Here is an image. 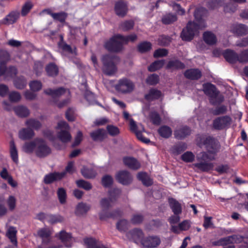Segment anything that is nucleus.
<instances>
[{
	"mask_svg": "<svg viewBox=\"0 0 248 248\" xmlns=\"http://www.w3.org/2000/svg\"><path fill=\"white\" fill-rule=\"evenodd\" d=\"M108 198H102L100 201L101 211L99 214V218L105 220L109 218H116L122 215L123 212L119 209L110 211L109 209L112 207L121 193L119 189L116 188L109 191Z\"/></svg>",
	"mask_w": 248,
	"mask_h": 248,
	"instance_id": "f257e3e1",
	"label": "nucleus"
},
{
	"mask_svg": "<svg viewBox=\"0 0 248 248\" xmlns=\"http://www.w3.org/2000/svg\"><path fill=\"white\" fill-rule=\"evenodd\" d=\"M199 11L194 13L195 21H189L186 26L184 28L181 34L183 40L191 41L197 33L199 30L204 29L206 27V23L201 16H199Z\"/></svg>",
	"mask_w": 248,
	"mask_h": 248,
	"instance_id": "f03ea898",
	"label": "nucleus"
},
{
	"mask_svg": "<svg viewBox=\"0 0 248 248\" xmlns=\"http://www.w3.org/2000/svg\"><path fill=\"white\" fill-rule=\"evenodd\" d=\"M196 157L199 162L194 164L193 166L199 170L207 172L213 168V164L207 161L214 160L215 158L214 155H208L206 152H202L198 154Z\"/></svg>",
	"mask_w": 248,
	"mask_h": 248,
	"instance_id": "7ed1b4c3",
	"label": "nucleus"
},
{
	"mask_svg": "<svg viewBox=\"0 0 248 248\" xmlns=\"http://www.w3.org/2000/svg\"><path fill=\"white\" fill-rule=\"evenodd\" d=\"M101 61L103 63L102 71L104 74L111 76L116 72V63L118 61L117 56L113 55H105L102 57Z\"/></svg>",
	"mask_w": 248,
	"mask_h": 248,
	"instance_id": "20e7f679",
	"label": "nucleus"
},
{
	"mask_svg": "<svg viewBox=\"0 0 248 248\" xmlns=\"http://www.w3.org/2000/svg\"><path fill=\"white\" fill-rule=\"evenodd\" d=\"M58 128L60 131L57 133L58 139L63 143L70 141L72 136L70 133V126L65 121H60L58 124Z\"/></svg>",
	"mask_w": 248,
	"mask_h": 248,
	"instance_id": "39448f33",
	"label": "nucleus"
},
{
	"mask_svg": "<svg viewBox=\"0 0 248 248\" xmlns=\"http://www.w3.org/2000/svg\"><path fill=\"white\" fill-rule=\"evenodd\" d=\"M118 36H121V35H114L109 40L105 43V47L108 51L119 52L122 50L124 43L122 40V39H120L118 37Z\"/></svg>",
	"mask_w": 248,
	"mask_h": 248,
	"instance_id": "423d86ee",
	"label": "nucleus"
},
{
	"mask_svg": "<svg viewBox=\"0 0 248 248\" xmlns=\"http://www.w3.org/2000/svg\"><path fill=\"white\" fill-rule=\"evenodd\" d=\"M203 144L207 151L208 155H215L219 151L220 145L214 138L207 137L203 141Z\"/></svg>",
	"mask_w": 248,
	"mask_h": 248,
	"instance_id": "0eeeda50",
	"label": "nucleus"
},
{
	"mask_svg": "<svg viewBox=\"0 0 248 248\" xmlns=\"http://www.w3.org/2000/svg\"><path fill=\"white\" fill-rule=\"evenodd\" d=\"M36 147L35 154L36 156L40 158H43L51 153V149L46 144V141L42 139H35Z\"/></svg>",
	"mask_w": 248,
	"mask_h": 248,
	"instance_id": "6e6552de",
	"label": "nucleus"
},
{
	"mask_svg": "<svg viewBox=\"0 0 248 248\" xmlns=\"http://www.w3.org/2000/svg\"><path fill=\"white\" fill-rule=\"evenodd\" d=\"M130 126L131 130L135 133L140 140L145 143H148L150 141L149 139L144 137L142 135V132L144 131V128L142 124L137 125L133 119H131L130 120Z\"/></svg>",
	"mask_w": 248,
	"mask_h": 248,
	"instance_id": "1a4fd4ad",
	"label": "nucleus"
},
{
	"mask_svg": "<svg viewBox=\"0 0 248 248\" xmlns=\"http://www.w3.org/2000/svg\"><path fill=\"white\" fill-rule=\"evenodd\" d=\"M134 87V83L127 78L120 79L116 85V89L123 93H131L133 91Z\"/></svg>",
	"mask_w": 248,
	"mask_h": 248,
	"instance_id": "9d476101",
	"label": "nucleus"
},
{
	"mask_svg": "<svg viewBox=\"0 0 248 248\" xmlns=\"http://www.w3.org/2000/svg\"><path fill=\"white\" fill-rule=\"evenodd\" d=\"M161 243L159 236L156 235H150L147 236L141 241V245L146 248H155L158 247Z\"/></svg>",
	"mask_w": 248,
	"mask_h": 248,
	"instance_id": "9b49d317",
	"label": "nucleus"
},
{
	"mask_svg": "<svg viewBox=\"0 0 248 248\" xmlns=\"http://www.w3.org/2000/svg\"><path fill=\"white\" fill-rule=\"evenodd\" d=\"M232 119L229 116L219 117L213 121V127L217 130H221L229 126L231 123Z\"/></svg>",
	"mask_w": 248,
	"mask_h": 248,
	"instance_id": "f8f14e48",
	"label": "nucleus"
},
{
	"mask_svg": "<svg viewBox=\"0 0 248 248\" xmlns=\"http://www.w3.org/2000/svg\"><path fill=\"white\" fill-rule=\"evenodd\" d=\"M126 236L130 240L136 243L141 244V241L144 239V233L141 229L135 228L127 232Z\"/></svg>",
	"mask_w": 248,
	"mask_h": 248,
	"instance_id": "ddd939ff",
	"label": "nucleus"
},
{
	"mask_svg": "<svg viewBox=\"0 0 248 248\" xmlns=\"http://www.w3.org/2000/svg\"><path fill=\"white\" fill-rule=\"evenodd\" d=\"M116 180L123 185H130L133 181V177L126 170H121L118 172L116 175Z\"/></svg>",
	"mask_w": 248,
	"mask_h": 248,
	"instance_id": "4468645a",
	"label": "nucleus"
},
{
	"mask_svg": "<svg viewBox=\"0 0 248 248\" xmlns=\"http://www.w3.org/2000/svg\"><path fill=\"white\" fill-rule=\"evenodd\" d=\"M191 130L186 125L177 126L174 131V137L178 140H182L190 135Z\"/></svg>",
	"mask_w": 248,
	"mask_h": 248,
	"instance_id": "2eb2a0df",
	"label": "nucleus"
},
{
	"mask_svg": "<svg viewBox=\"0 0 248 248\" xmlns=\"http://www.w3.org/2000/svg\"><path fill=\"white\" fill-rule=\"evenodd\" d=\"M66 172L63 171L62 172H54L53 173H50L45 175L44 179V182L46 184H50L53 182L59 181L63 178Z\"/></svg>",
	"mask_w": 248,
	"mask_h": 248,
	"instance_id": "dca6fc26",
	"label": "nucleus"
},
{
	"mask_svg": "<svg viewBox=\"0 0 248 248\" xmlns=\"http://www.w3.org/2000/svg\"><path fill=\"white\" fill-rule=\"evenodd\" d=\"M90 135L94 141H102L107 137V133L106 130L102 128H99L91 132Z\"/></svg>",
	"mask_w": 248,
	"mask_h": 248,
	"instance_id": "f3484780",
	"label": "nucleus"
},
{
	"mask_svg": "<svg viewBox=\"0 0 248 248\" xmlns=\"http://www.w3.org/2000/svg\"><path fill=\"white\" fill-rule=\"evenodd\" d=\"M114 10L117 16L120 17H124L126 15L127 12V5L124 1L118 2L115 5Z\"/></svg>",
	"mask_w": 248,
	"mask_h": 248,
	"instance_id": "a211bd4d",
	"label": "nucleus"
},
{
	"mask_svg": "<svg viewBox=\"0 0 248 248\" xmlns=\"http://www.w3.org/2000/svg\"><path fill=\"white\" fill-rule=\"evenodd\" d=\"M67 92L69 93V91L62 87L58 88L55 90L47 89L44 91V93L46 94L51 95L54 99H56L60 97Z\"/></svg>",
	"mask_w": 248,
	"mask_h": 248,
	"instance_id": "6ab92c4d",
	"label": "nucleus"
},
{
	"mask_svg": "<svg viewBox=\"0 0 248 248\" xmlns=\"http://www.w3.org/2000/svg\"><path fill=\"white\" fill-rule=\"evenodd\" d=\"M17 73L16 69L14 66L6 68L5 65H0V77L4 75L5 78L12 77Z\"/></svg>",
	"mask_w": 248,
	"mask_h": 248,
	"instance_id": "aec40b11",
	"label": "nucleus"
},
{
	"mask_svg": "<svg viewBox=\"0 0 248 248\" xmlns=\"http://www.w3.org/2000/svg\"><path fill=\"white\" fill-rule=\"evenodd\" d=\"M59 48L63 52L73 55H77V49L74 46L72 47L70 45L67 44L63 41V37H61V41L58 44Z\"/></svg>",
	"mask_w": 248,
	"mask_h": 248,
	"instance_id": "412c9836",
	"label": "nucleus"
},
{
	"mask_svg": "<svg viewBox=\"0 0 248 248\" xmlns=\"http://www.w3.org/2000/svg\"><path fill=\"white\" fill-rule=\"evenodd\" d=\"M123 161L125 166L132 170H138L140 167V164L135 158L126 157L124 158Z\"/></svg>",
	"mask_w": 248,
	"mask_h": 248,
	"instance_id": "4be33fe9",
	"label": "nucleus"
},
{
	"mask_svg": "<svg viewBox=\"0 0 248 248\" xmlns=\"http://www.w3.org/2000/svg\"><path fill=\"white\" fill-rule=\"evenodd\" d=\"M58 237L66 247H71L73 238L70 233H67L64 231H62L59 233Z\"/></svg>",
	"mask_w": 248,
	"mask_h": 248,
	"instance_id": "5701e85b",
	"label": "nucleus"
},
{
	"mask_svg": "<svg viewBox=\"0 0 248 248\" xmlns=\"http://www.w3.org/2000/svg\"><path fill=\"white\" fill-rule=\"evenodd\" d=\"M231 31L238 35H243L248 33V28L242 24H234L232 26Z\"/></svg>",
	"mask_w": 248,
	"mask_h": 248,
	"instance_id": "b1692460",
	"label": "nucleus"
},
{
	"mask_svg": "<svg viewBox=\"0 0 248 248\" xmlns=\"http://www.w3.org/2000/svg\"><path fill=\"white\" fill-rule=\"evenodd\" d=\"M184 75L188 79L197 80L201 77L202 72L198 69H190L185 72Z\"/></svg>",
	"mask_w": 248,
	"mask_h": 248,
	"instance_id": "393cba45",
	"label": "nucleus"
},
{
	"mask_svg": "<svg viewBox=\"0 0 248 248\" xmlns=\"http://www.w3.org/2000/svg\"><path fill=\"white\" fill-rule=\"evenodd\" d=\"M19 17V13L17 11H14L7 15L4 18L1 23L5 25L12 24L16 22Z\"/></svg>",
	"mask_w": 248,
	"mask_h": 248,
	"instance_id": "a878e982",
	"label": "nucleus"
},
{
	"mask_svg": "<svg viewBox=\"0 0 248 248\" xmlns=\"http://www.w3.org/2000/svg\"><path fill=\"white\" fill-rule=\"evenodd\" d=\"M87 248H107L98 240L93 238H87L84 239Z\"/></svg>",
	"mask_w": 248,
	"mask_h": 248,
	"instance_id": "bb28decb",
	"label": "nucleus"
},
{
	"mask_svg": "<svg viewBox=\"0 0 248 248\" xmlns=\"http://www.w3.org/2000/svg\"><path fill=\"white\" fill-rule=\"evenodd\" d=\"M38 235L42 239L44 244H47L50 241L51 232L47 228H43L38 231Z\"/></svg>",
	"mask_w": 248,
	"mask_h": 248,
	"instance_id": "cd10ccee",
	"label": "nucleus"
},
{
	"mask_svg": "<svg viewBox=\"0 0 248 248\" xmlns=\"http://www.w3.org/2000/svg\"><path fill=\"white\" fill-rule=\"evenodd\" d=\"M203 39L207 45L211 46L215 45L217 41L215 34L209 31H207L203 33Z\"/></svg>",
	"mask_w": 248,
	"mask_h": 248,
	"instance_id": "c85d7f7f",
	"label": "nucleus"
},
{
	"mask_svg": "<svg viewBox=\"0 0 248 248\" xmlns=\"http://www.w3.org/2000/svg\"><path fill=\"white\" fill-rule=\"evenodd\" d=\"M226 60L230 63H235L238 61V55L234 51L227 49L223 53Z\"/></svg>",
	"mask_w": 248,
	"mask_h": 248,
	"instance_id": "c756f323",
	"label": "nucleus"
},
{
	"mask_svg": "<svg viewBox=\"0 0 248 248\" xmlns=\"http://www.w3.org/2000/svg\"><path fill=\"white\" fill-rule=\"evenodd\" d=\"M210 103L213 105H216L220 104L224 101V96L220 93L218 90L211 97H209Z\"/></svg>",
	"mask_w": 248,
	"mask_h": 248,
	"instance_id": "7c9ffc66",
	"label": "nucleus"
},
{
	"mask_svg": "<svg viewBox=\"0 0 248 248\" xmlns=\"http://www.w3.org/2000/svg\"><path fill=\"white\" fill-rule=\"evenodd\" d=\"M34 135L33 131L30 128H23L19 132L20 139L26 140L32 138Z\"/></svg>",
	"mask_w": 248,
	"mask_h": 248,
	"instance_id": "2f4dec72",
	"label": "nucleus"
},
{
	"mask_svg": "<svg viewBox=\"0 0 248 248\" xmlns=\"http://www.w3.org/2000/svg\"><path fill=\"white\" fill-rule=\"evenodd\" d=\"M16 233L17 230L16 228L13 226H10L8 228L6 236L10 240L12 243L16 246H17V239H16Z\"/></svg>",
	"mask_w": 248,
	"mask_h": 248,
	"instance_id": "473e14b6",
	"label": "nucleus"
},
{
	"mask_svg": "<svg viewBox=\"0 0 248 248\" xmlns=\"http://www.w3.org/2000/svg\"><path fill=\"white\" fill-rule=\"evenodd\" d=\"M46 71L48 76L54 77L58 75L59 68L56 64L51 62L46 66Z\"/></svg>",
	"mask_w": 248,
	"mask_h": 248,
	"instance_id": "72a5a7b5",
	"label": "nucleus"
},
{
	"mask_svg": "<svg viewBox=\"0 0 248 248\" xmlns=\"http://www.w3.org/2000/svg\"><path fill=\"white\" fill-rule=\"evenodd\" d=\"M161 92L155 89H151L149 93L145 95V98L148 101L158 99L161 96Z\"/></svg>",
	"mask_w": 248,
	"mask_h": 248,
	"instance_id": "f704fd0d",
	"label": "nucleus"
},
{
	"mask_svg": "<svg viewBox=\"0 0 248 248\" xmlns=\"http://www.w3.org/2000/svg\"><path fill=\"white\" fill-rule=\"evenodd\" d=\"M81 173L84 177L92 179L95 177L96 172L92 167H83L81 170Z\"/></svg>",
	"mask_w": 248,
	"mask_h": 248,
	"instance_id": "c9c22d12",
	"label": "nucleus"
},
{
	"mask_svg": "<svg viewBox=\"0 0 248 248\" xmlns=\"http://www.w3.org/2000/svg\"><path fill=\"white\" fill-rule=\"evenodd\" d=\"M169 202L170 208L174 215H179L182 212V208L180 203L173 198L169 199Z\"/></svg>",
	"mask_w": 248,
	"mask_h": 248,
	"instance_id": "e433bc0d",
	"label": "nucleus"
},
{
	"mask_svg": "<svg viewBox=\"0 0 248 248\" xmlns=\"http://www.w3.org/2000/svg\"><path fill=\"white\" fill-rule=\"evenodd\" d=\"M16 114L20 117H27L30 114V110L25 106H18L14 108Z\"/></svg>",
	"mask_w": 248,
	"mask_h": 248,
	"instance_id": "4c0bfd02",
	"label": "nucleus"
},
{
	"mask_svg": "<svg viewBox=\"0 0 248 248\" xmlns=\"http://www.w3.org/2000/svg\"><path fill=\"white\" fill-rule=\"evenodd\" d=\"M202 86L203 91L209 97H211L218 91L216 86L210 83H205L203 84Z\"/></svg>",
	"mask_w": 248,
	"mask_h": 248,
	"instance_id": "58836bf2",
	"label": "nucleus"
},
{
	"mask_svg": "<svg viewBox=\"0 0 248 248\" xmlns=\"http://www.w3.org/2000/svg\"><path fill=\"white\" fill-rule=\"evenodd\" d=\"M166 68L171 70L182 69L185 68V65L179 60H174L169 62Z\"/></svg>",
	"mask_w": 248,
	"mask_h": 248,
	"instance_id": "ea45409f",
	"label": "nucleus"
},
{
	"mask_svg": "<svg viewBox=\"0 0 248 248\" xmlns=\"http://www.w3.org/2000/svg\"><path fill=\"white\" fill-rule=\"evenodd\" d=\"M45 11L47 12V14L50 15L55 20H57L62 23L65 21L67 16V14L65 12L53 13H51V11L48 10H46Z\"/></svg>",
	"mask_w": 248,
	"mask_h": 248,
	"instance_id": "a19ab883",
	"label": "nucleus"
},
{
	"mask_svg": "<svg viewBox=\"0 0 248 248\" xmlns=\"http://www.w3.org/2000/svg\"><path fill=\"white\" fill-rule=\"evenodd\" d=\"M90 209V206L87 203L80 202L77 206L76 214L78 216L86 214Z\"/></svg>",
	"mask_w": 248,
	"mask_h": 248,
	"instance_id": "79ce46f5",
	"label": "nucleus"
},
{
	"mask_svg": "<svg viewBox=\"0 0 248 248\" xmlns=\"http://www.w3.org/2000/svg\"><path fill=\"white\" fill-rule=\"evenodd\" d=\"M138 178L146 186L152 185L153 181L146 173L140 172L138 174Z\"/></svg>",
	"mask_w": 248,
	"mask_h": 248,
	"instance_id": "37998d69",
	"label": "nucleus"
},
{
	"mask_svg": "<svg viewBox=\"0 0 248 248\" xmlns=\"http://www.w3.org/2000/svg\"><path fill=\"white\" fill-rule=\"evenodd\" d=\"M159 134L163 138H169L172 135V130L168 126L163 125L158 129Z\"/></svg>",
	"mask_w": 248,
	"mask_h": 248,
	"instance_id": "c03bdc74",
	"label": "nucleus"
},
{
	"mask_svg": "<svg viewBox=\"0 0 248 248\" xmlns=\"http://www.w3.org/2000/svg\"><path fill=\"white\" fill-rule=\"evenodd\" d=\"M13 83L15 87L19 90L23 89L27 83L26 78L22 76L15 78Z\"/></svg>",
	"mask_w": 248,
	"mask_h": 248,
	"instance_id": "a18cd8bd",
	"label": "nucleus"
},
{
	"mask_svg": "<svg viewBox=\"0 0 248 248\" xmlns=\"http://www.w3.org/2000/svg\"><path fill=\"white\" fill-rule=\"evenodd\" d=\"M177 19L176 16L172 14H167L162 17V22L164 24L168 25L173 23Z\"/></svg>",
	"mask_w": 248,
	"mask_h": 248,
	"instance_id": "49530a36",
	"label": "nucleus"
},
{
	"mask_svg": "<svg viewBox=\"0 0 248 248\" xmlns=\"http://www.w3.org/2000/svg\"><path fill=\"white\" fill-rule=\"evenodd\" d=\"M10 146L11 157L13 161L17 164L18 161V153L15 144L13 140H11L10 141Z\"/></svg>",
	"mask_w": 248,
	"mask_h": 248,
	"instance_id": "de8ad7c7",
	"label": "nucleus"
},
{
	"mask_svg": "<svg viewBox=\"0 0 248 248\" xmlns=\"http://www.w3.org/2000/svg\"><path fill=\"white\" fill-rule=\"evenodd\" d=\"M63 220L64 217L59 215L48 214L47 216V221L51 224L62 222Z\"/></svg>",
	"mask_w": 248,
	"mask_h": 248,
	"instance_id": "09e8293b",
	"label": "nucleus"
},
{
	"mask_svg": "<svg viewBox=\"0 0 248 248\" xmlns=\"http://www.w3.org/2000/svg\"><path fill=\"white\" fill-rule=\"evenodd\" d=\"M134 24V21L132 20H125L121 23L119 28L123 31H128L133 29Z\"/></svg>",
	"mask_w": 248,
	"mask_h": 248,
	"instance_id": "8fccbe9b",
	"label": "nucleus"
},
{
	"mask_svg": "<svg viewBox=\"0 0 248 248\" xmlns=\"http://www.w3.org/2000/svg\"><path fill=\"white\" fill-rule=\"evenodd\" d=\"M36 147L35 140L31 142H26L23 146V150L27 153H31L35 151Z\"/></svg>",
	"mask_w": 248,
	"mask_h": 248,
	"instance_id": "3c124183",
	"label": "nucleus"
},
{
	"mask_svg": "<svg viewBox=\"0 0 248 248\" xmlns=\"http://www.w3.org/2000/svg\"><path fill=\"white\" fill-rule=\"evenodd\" d=\"M26 125L30 128H32L35 130H38L42 126L41 123L36 119H30L26 121Z\"/></svg>",
	"mask_w": 248,
	"mask_h": 248,
	"instance_id": "603ef678",
	"label": "nucleus"
},
{
	"mask_svg": "<svg viewBox=\"0 0 248 248\" xmlns=\"http://www.w3.org/2000/svg\"><path fill=\"white\" fill-rule=\"evenodd\" d=\"M117 229L121 232H125L129 227V223L125 219H121L116 224Z\"/></svg>",
	"mask_w": 248,
	"mask_h": 248,
	"instance_id": "864d4df0",
	"label": "nucleus"
},
{
	"mask_svg": "<svg viewBox=\"0 0 248 248\" xmlns=\"http://www.w3.org/2000/svg\"><path fill=\"white\" fill-rule=\"evenodd\" d=\"M164 60H158L152 63L148 67V70L151 72L155 71L162 68L164 64Z\"/></svg>",
	"mask_w": 248,
	"mask_h": 248,
	"instance_id": "5fc2aeb1",
	"label": "nucleus"
},
{
	"mask_svg": "<svg viewBox=\"0 0 248 248\" xmlns=\"http://www.w3.org/2000/svg\"><path fill=\"white\" fill-rule=\"evenodd\" d=\"M76 184L78 187L82 188L87 191L91 190L93 187L90 183L84 180H77Z\"/></svg>",
	"mask_w": 248,
	"mask_h": 248,
	"instance_id": "6e6d98bb",
	"label": "nucleus"
},
{
	"mask_svg": "<svg viewBox=\"0 0 248 248\" xmlns=\"http://www.w3.org/2000/svg\"><path fill=\"white\" fill-rule=\"evenodd\" d=\"M60 202L63 204L66 202V193L63 188H59L57 192Z\"/></svg>",
	"mask_w": 248,
	"mask_h": 248,
	"instance_id": "4d7b16f0",
	"label": "nucleus"
},
{
	"mask_svg": "<svg viewBox=\"0 0 248 248\" xmlns=\"http://www.w3.org/2000/svg\"><path fill=\"white\" fill-rule=\"evenodd\" d=\"M152 45L150 42H144L138 45V48L141 53L146 52L151 49Z\"/></svg>",
	"mask_w": 248,
	"mask_h": 248,
	"instance_id": "13d9d810",
	"label": "nucleus"
},
{
	"mask_svg": "<svg viewBox=\"0 0 248 248\" xmlns=\"http://www.w3.org/2000/svg\"><path fill=\"white\" fill-rule=\"evenodd\" d=\"M33 7V4L30 1L26 2L22 6L21 14L22 16H25L30 11Z\"/></svg>",
	"mask_w": 248,
	"mask_h": 248,
	"instance_id": "bf43d9fd",
	"label": "nucleus"
},
{
	"mask_svg": "<svg viewBox=\"0 0 248 248\" xmlns=\"http://www.w3.org/2000/svg\"><path fill=\"white\" fill-rule=\"evenodd\" d=\"M227 111V107L224 105H220L213 109L212 113L214 115H219L226 113Z\"/></svg>",
	"mask_w": 248,
	"mask_h": 248,
	"instance_id": "052dcab7",
	"label": "nucleus"
},
{
	"mask_svg": "<svg viewBox=\"0 0 248 248\" xmlns=\"http://www.w3.org/2000/svg\"><path fill=\"white\" fill-rule=\"evenodd\" d=\"M9 58L10 55L7 51L0 50V65H5Z\"/></svg>",
	"mask_w": 248,
	"mask_h": 248,
	"instance_id": "680f3d73",
	"label": "nucleus"
},
{
	"mask_svg": "<svg viewBox=\"0 0 248 248\" xmlns=\"http://www.w3.org/2000/svg\"><path fill=\"white\" fill-rule=\"evenodd\" d=\"M238 62L244 63L248 62V49H245L241 52L238 55Z\"/></svg>",
	"mask_w": 248,
	"mask_h": 248,
	"instance_id": "e2e57ef3",
	"label": "nucleus"
},
{
	"mask_svg": "<svg viewBox=\"0 0 248 248\" xmlns=\"http://www.w3.org/2000/svg\"><path fill=\"white\" fill-rule=\"evenodd\" d=\"M118 37L120 39H122V40L123 41L124 44H126L129 42H134L137 39V36L135 34H131L126 36L121 35Z\"/></svg>",
	"mask_w": 248,
	"mask_h": 248,
	"instance_id": "0e129e2a",
	"label": "nucleus"
},
{
	"mask_svg": "<svg viewBox=\"0 0 248 248\" xmlns=\"http://www.w3.org/2000/svg\"><path fill=\"white\" fill-rule=\"evenodd\" d=\"M195 158V155L191 152H186L181 156V159L186 162H191Z\"/></svg>",
	"mask_w": 248,
	"mask_h": 248,
	"instance_id": "69168bd1",
	"label": "nucleus"
},
{
	"mask_svg": "<svg viewBox=\"0 0 248 248\" xmlns=\"http://www.w3.org/2000/svg\"><path fill=\"white\" fill-rule=\"evenodd\" d=\"M9 100L13 102H17L21 98V96L19 93L16 91H13L9 94Z\"/></svg>",
	"mask_w": 248,
	"mask_h": 248,
	"instance_id": "338daca9",
	"label": "nucleus"
},
{
	"mask_svg": "<svg viewBox=\"0 0 248 248\" xmlns=\"http://www.w3.org/2000/svg\"><path fill=\"white\" fill-rule=\"evenodd\" d=\"M186 149V145L184 143H181L175 145L172 147L173 151L174 153L179 154Z\"/></svg>",
	"mask_w": 248,
	"mask_h": 248,
	"instance_id": "774afa93",
	"label": "nucleus"
}]
</instances>
